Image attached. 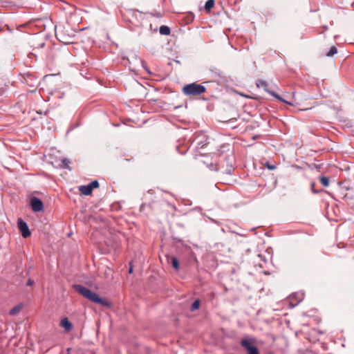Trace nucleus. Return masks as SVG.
<instances>
[{
  "label": "nucleus",
  "mask_w": 354,
  "mask_h": 354,
  "mask_svg": "<svg viewBox=\"0 0 354 354\" xmlns=\"http://www.w3.org/2000/svg\"><path fill=\"white\" fill-rule=\"evenodd\" d=\"M74 290L80 295L91 301L99 304L105 307H110L111 304L104 297H100L97 294L80 284L73 285Z\"/></svg>",
  "instance_id": "obj_1"
},
{
  "label": "nucleus",
  "mask_w": 354,
  "mask_h": 354,
  "mask_svg": "<svg viewBox=\"0 0 354 354\" xmlns=\"http://www.w3.org/2000/svg\"><path fill=\"white\" fill-rule=\"evenodd\" d=\"M55 35L58 40L66 44L73 43L75 37L74 31L69 26L56 28Z\"/></svg>",
  "instance_id": "obj_2"
},
{
  "label": "nucleus",
  "mask_w": 354,
  "mask_h": 354,
  "mask_svg": "<svg viewBox=\"0 0 354 354\" xmlns=\"http://www.w3.org/2000/svg\"><path fill=\"white\" fill-rule=\"evenodd\" d=\"M206 91L204 86L196 83L185 85L183 88V92L185 95L197 96L203 94Z\"/></svg>",
  "instance_id": "obj_3"
},
{
  "label": "nucleus",
  "mask_w": 354,
  "mask_h": 354,
  "mask_svg": "<svg viewBox=\"0 0 354 354\" xmlns=\"http://www.w3.org/2000/svg\"><path fill=\"white\" fill-rule=\"evenodd\" d=\"M257 87H263L264 88V89L268 91L270 94H271L272 96H274L276 99H277L279 101H281V102H285L288 104H290V105H294L295 103H296L295 100H292V101H287L285 99L282 98L279 95H278L277 93L273 92V91H268L267 89V87H268V83L266 82V81H263V80H259L257 81Z\"/></svg>",
  "instance_id": "obj_4"
},
{
  "label": "nucleus",
  "mask_w": 354,
  "mask_h": 354,
  "mask_svg": "<svg viewBox=\"0 0 354 354\" xmlns=\"http://www.w3.org/2000/svg\"><path fill=\"white\" fill-rule=\"evenodd\" d=\"M241 345L247 350L248 354H259L258 348L252 345L251 342L246 339H243L241 341Z\"/></svg>",
  "instance_id": "obj_5"
},
{
  "label": "nucleus",
  "mask_w": 354,
  "mask_h": 354,
  "mask_svg": "<svg viewBox=\"0 0 354 354\" xmlns=\"http://www.w3.org/2000/svg\"><path fill=\"white\" fill-rule=\"evenodd\" d=\"M17 223L19 230L21 232L22 236L24 238L29 237L31 233L27 223L24 222L21 218L18 219Z\"/></svg>",
  "instance_id": "obj_6"
},
{
  "label": "nucleus",
  "mask_w": 354,
  "mask_h": 354,
  "mask_svg": "<svg viewBox=\"0 0 354 354\" xmlns=\"http://www.w3.org/2000/svg\"><path fill=\"white\" fill-rule=\"evenodd\" d=\"M30 206H31L32 209L34 212L41 211L44 208V204H43L42 201L37 197H33L31 199Z\"/></svg>",
  "instance_id": "obj_7"
},
{
  "label": "nucleus",
  "mask_w": 354,
  "mask_h": 354,
  "mask_svg": "<svg viewBox=\"0 0 354 354\" xmlns=\"http://www.w3.org/2000/svg\"><path fill=\"white\" fill-rule=\"evenodd\" d=\"M60 326L64 328L66 331H70L72 329V324L67 318L62 319L60 322Z\"/></svg>",
  "instance_id": "obj_8"
},
{
  "label": "nucleus",
  "mask_w": 354,
  "mask_h": 354,
  "mask_svg": "<svg viewBox=\"0 0 354 354\" xmlns=\"http://www.w3.org/2000/svg\"><path fill=\"white\" fill-rule=\"evenodd\" d=\"M79 190L81 192V193L85 196H88L91 194L93 190L91 189V187L87 185H82L79 187Z\"/></svg>",
  "instance_id": "obj_9"
},
{
  "label": "nucleus",
  "mask_w": 354,
  "mask_h": 354,
  "mask_svg": "<svg viewBox=\"0 0 354 354\" xmlns=\"http://www.w3.org/2000/svg\"><path fill=\"white\" fill-rule=\"evenodd\" d=\"M167 258L168 261H171V263L172 266L176 270H178L179 263H178V260L177 259V258H176L174 257H169V256H167Z\"/></svg>",
  "instance_id": "obj_10"
},
{
  "label": "nucleus",
  "mask_w": 354,
  "mask_h": 354,
  "mask_svg": "<svg viewBox=\"0 0 354 354\" xmlns=\"http://www.w3.org/2000/svg\"><path fill=\"white\" fill-rule=\"evenodd\" d=\"M22 308L23 305L21 304H18L10 310L9 314L10 315H15L21 310Z\"/></svg>",
  "instance_id": "obj_11"
},
{
  "label": "nucleus",
  "mask_w": 354,
  "mask_h": 354,
  "mask_svg": "<svg viewBox=\"0 0 354 354\" xmlns=\"http://www.w3.org/2000/svg\"><path fill=\"white\" fill-rule=\"evenodd\" d=\"M214 6V0H207L205 5V9L207 12H209Z\"/></svg>",
  "instance_id": "obj_12"
},
{
  "label": "nucleus",
  "mask_w": 354,
  "mask_h": 354,
  "mask_svg": "<svg viewBox=\"0 0 354 354\" xmlns=\"http://www.w3.org/2000/svg\"><path fill=\"white\" fill-rule=\"evenodd\" d=\"M160 33L164 35H168L170 34V29L168 26H162L160 28Z\"/></svg>",
  "instance_id": "obj_13"
},
{
  "label": "nucleus",
  "mask_w": 354,
  "mask_h": 354,
  "mask_svg": "<svg viewBox=\"0 0 354 354\" xmlns=\"http://www.w3.org/2000/svg\"><path fill=\"white\" fill-rule=\"evenodd\" d=\"M319 181L324 187H328L329 185V179L326 176H321L319 178Z\"/></svg>",
  "instance_id": "obj_14"
},
{
  "label": "nucleus",
  "mask_w": 354,
  "mask_h": 354,
  "mask_svg": "<svg viewBox=\"0 0 354 354\" xmlns=\"http://www.w3.org/2000/svg\"><path fill=\"white\" fill-rule=\"evenodd\" d=\"M199 307H200V300L196 299L193 302V304L191 306V310L192 311L196 310L199 308Z\"/></svg>",
  "instance_id": "obj_15"
},
{
  "label": "nucleus",
  "mask_w": 354,
  "mask_h": 354,
  "mask_svg": "<svg viewBox=\"0 0 354 354\" xmlns=\"http://www.w3.org/2000/svg\"><path fill=\"white\" fill-rule=\"evenodd\" d=\"M70 160L67 158H64L62 160V167L63 168H66V169H68L71 170V168H70Z\"/></svg>",
  "instance_id": "obj_16"
},
{
  "label": "nucleus",
  "mask_w": 354,
  "mask_h": 354,
  "mask_svg": "<svg viewBox=\"0 0 354 354\" xmlns=\"http://www.w3.org/2000/svg\"><path fill=\"white\" fill-rule=\"evenodd\" d=\"M337 53V49L335 46H332L329 51L326 54L327 57H331Z\"/></svg>",
  "instance_id": "obj_17"
},
{
  "label": "nucleus",
  "mask_w": 354,
  "mask_h": 354,
  "mask_svg": "<svg viewBox=\"0 0 354 354\" xmlns=\"http://www.w3.org/2000/svg\"><path fill=\"white\" fill-rule=\"evenodd\" d=\"M88 185L91 187V189L93 190L94 188H97L99 187V183L97 180H93L91 183H89Z\"/></svg>",
  "instance_id": "obj_18"
},
{
  "label": "nucleus",
  "mask_w": 354,
  "mask_h": 354,
  "mask_svg": "<svg viewBox=\"0 0 354 354\" xmlns=\"http://www.w3.org/2000/svg\"><path fill=\"white\" fill-rule=\"evenodd\" d=\"M266 166L269 170H274L277 168L276 165H270L269 163H266Z\"/></svg>",
  "instance_id": "obj_19"
},
{
  "label": "nucleus",
  "mask_w": 354,
  "mask_h": 354,
  "mask_svg": "<svg viewBox=\"0 0 354 354\" xmlns=\"http://www.w3.org/2000/svg\"><path fill=\"white\" fill-rule=\"evenodd\" d=\"M211 170L218 171V167L216 165H211L210 167Z\"/></svg>",
  "instance_id": "obj_20"
},
{
  "label": "nucleus",
  "mask_w": 354,
  "mask_h": 354,
  "mask_svg": "<svg viewBox=\"0 0 354 354\" xmlns=\"http://www.w3.org/2000/svg\"><path fill=\"white\" fill-rule=\"evenodd\" d=\"M33 283H34V281L31 279H29L27 281V286H32Z\"/></svg>",
  "instance_id": "obj_21"
},
{
  "label": "nucleus",
  "mask_w": 354,
  "mask_h": 354,
  "mask_svg": "<svg viewBox=\"0 0 354 354\" xmlns=\"http://www.w3.org/2000/svg\"><path fill=\"white\" fill-rule=\"evenodd\" d=\"M350 253H351V254H349V257H350L351 259H354V250H352L351 251V252H350Z\"/></svg>",
  "instance_id": "obj_22"
},
{
  "label": "nucleus",
  "mask_w": 354,
  "mask_h": 354,
  "mask_svg": "<svg viewBox=\"0 0 354 354\" xmlns=\"http://www.w3.org/2000/svg\"><path fill=\"white\" fill-rule=\"evenodd\" d=\"M132 272H133V268L131 266H130L129 270V273H132Z\"/></svg>",
  "instance_id": "obj_23"
}]
</instances>
